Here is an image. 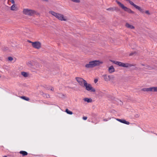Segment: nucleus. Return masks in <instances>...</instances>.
<instances>
[{"mask_svg":"<svg viewBox=\"0 0 157 157\" xmlns=\"http://www.w3.org/2000/svg\"><path fill=\"white\" fill-rule=\"evenodd\" d=\"M110 61L116 65L125 68H130L132 67H135L136 65L135 64H130L129 63H124L122 62L110 60Z\"/></svg>","mask_w":157,"mask_h":157,"instance_id":"1","label":"nucleus"},{"mask_svg":"<svg viewBox=\"0 0 157 157\" xmlns=\"http://www.w3.org/2000/svg\"><path fill=\"white\" fill-rule=\"evenodd\" d=\"M49 13L61 21H67L68 20L67 17L64 16L63 14L56 13L52 11H50Z\"/></svg>","mask_w":157,"mask_h":157,"instance_id":"2","label":"nucleus"},{"mask_svg":"<svg viewBox=\"0 0 157 157\" xmlns=\"http://www.w3.org/2000/svg\"><path fill=\"white\" fill-rule=\"evenodd\" d=\"M103 63V61L99 60H95L90 61L89 63L85 65V67L87 68H93L97 66H98Z\"/></svg>","mask_w":157,"mask_h":157,"instance_id":"3","label":"nucleus"},{"mask_svg":"<svg viewBox=\"0 0 157 157\" xmlns=\"http://www.w3.org/2000/svg\"><path fill=\"white\" fill-rule=\"evenodd\" d=\"M23 13L30 16H33L36 14L35 10L28 9H24L22 11Z\"/></svg>","mask_w":157,"mask_h":157,"instance_id":"4","label":"nucleus"},{"mask_svg":"<svg viewBox=\"0 0 157 157\" xmlns=\"http://www.w3.org/2000/svg\"><path fill=\"white\" fill-rule=\"evenodd\" d=\"M117 3L119 5V6L124 11H126L128 13H130L134 14V12L132 11L131 9L125 6L123 4L121 3L120 2L116 1Z\"/></svg>","mask_w":157,"mask_h":157,"instance_id":"5","label":"nucleus"},{"mask_svg":"<svg viewBox=\"0 0 157 157\" xmlns=\"http://www.w3.org/2000/svg\"><path fill=\"white\" fill-rule=\"evenodd\" d=\"M83 86L86 87V89L87 91H90L91 92H94L95 91V90L93 88L90 84H88L86 81H84Z\"/></svg>","mask_w":157,"mask_h":157,"instance_id":"6","label":"nucleus"},{"mask_svg":"<svg viewBox=\"0 0 157 157\" xmlns=\"http://www.w3.org/2000/svg\"><path fill=\"white\" fill-rule=\"evenodd\" d=\"M32 46L34 48L37 49H39L41 47V44L39 41H36L32 43Z\"/></svg>","mask_w":157,"mask_h":157,"instance_id":"7","label":"nucleus"},{"mask_svg":"<svg viewBox=\"0 0 157 157\" xmlns=\"http://www.w3.org/2000/svg\"><path fill=\"white\" fill-rule=\"evenodd\" d=\"M75 79L80 86H83L84 82V81H85V80L82 78L78 77H76Z\"/></svg>","mask_w":157,"mask_h":157,"instance_id":"8","label":"nucleus"},{"mask_svg":"<svg viewBox=\"0 0 157 157\" xmlns=\"http://www.w3.org/2000/svg\"><path fill=\"white\" fill-rule=\"evenodd\" d=\"M129 2L131 5L133 6L136 9H138L140 11L142 12L143 10L140 8V7L134 4V3L132 1L130 0L129 1Z\"/></svg>","mask_w":157,"mask_h":157,"instance_id":"9","label":"nucleus"},{"mask_svg":"<svg viewBox=\"0 0 157 157\" xmlns=\"http://www.w3.org/2000/svg\"><path fill=\"white\" fill-rule=\"evenodd\" d=\"M146 91H157V87H153L149 88H147Z\"/></svg>","mask_w":157,"mask_h":157,"instance_id":"10","label":"nucleus"},{"mask_svg":"<svg viewBox=\"0 0 157 157\" xmlns=\"http://www.w3.org/2000/svg\"><path fill=\"white\" fill-rule=\"evenodd\" d=\"M125 27L128 29H134L135 27L133 25L129 24L128 23H126L125 25Z\"/></svg>","mask_w":157,"mask_h":157,"instance_id":"11","label":"nucleus"},{"mask_svg":"<svg viewBox=\"0 0 157 157\" xmlns=\"http://www.w3.org/2000/svg\"><path fill=\"white\" fill-rule=\"evenodd\" d=\"M116 120L117 121H118L121 123H123L126 124H127L128 125L129 124H130V123L129 122L126 121L125 120H124V119H116Z\"/></svg>","mask_w":157,"mask_h":157,"instance_id":"12","label":"nucleus"},{"mask_svg":"<svg viewBox=\"0 0 157 157\" xmlns=\"http://www.w3.org/2000/svg\"><path fill=\"white\" fill-rule=\"evenodd\" d=\"M10 9L13 11H17L18 10L17 8L14 4H13L11 7Z\"/></svg>","mask_w":157,"mask_h":157,"instance_id":"13","label":"nucleus"},{"mask_svg":"<svg viewBox=\"0 0 157 157\" xmlns=\"http://www.w3.org/2000/svg\"><path fill=\"white\" fill-rule=\"evenodd\" d=\"M102 76L106 81H108L110 80V76L109 75L108 77H107L106 75H103Z\"/></svg>","mask_w":157,"mask_h":157,"instance_id":"14","label":"nucleus"},{"mask_svg":"<svg viewBox=\"0 0 157 157\" xmlns=\"http://www.w3.org/2000/svg\"><path fill=\"white\" fill-rule=\"evenodd\" d=\"M19 153L20 154H22V155L24 156L27 155L28 154V153L25 151H20L19 152Z\"/></svg>","mask_w":157,"mask_h":157,"instance_id":"15","label":"nucleus"},{"mask_svg":"<svg viewBox=\"0 0 157 157\" xmlns=\"http://www.w3.org/2000/svg\"><path fill=\"white\" fill-rule=\"evenodd\" d=\"M40 94L45 98H48L49 97V95L48 94H44L43 92H41L40 93Z\"/></svg>","mask_w":157,"mask_h":157,"instance_id":"16","label":"nucleus"},{"mask_svg":"<svg viewBox=\"0 0 157 157\" xmlns=\"http://www.w3.org/2000/svg\"><path fill=\"white\" fill-rule=\"evenodd\" d=\"M84 100L85 101H87V102H90L92 101L91 99L88 98H85L84 99Z\"/></svg>","mask_w":157,"mask_h":157,"instance_id":"17","label":"nucleus"},{"mask_svg":"<svg viewBox=\"0 0 157 157\" xmlns=\"http://www.w3.org/2000/svg\"><path fill=\"white\" fill-rule=\"evenodd\" d=\"M21 74L24 77H27L28 76V74L27 73L25 72H21Z\"/></svg>","mask_w":157,"mask_h":157,"instance_id":"18","label":"nucleus"},{"mask_svg":"<svg viewBox=\"0 0 157 157\" xmlns=\"http://www.w3.org/2000/svg\"><path fill=\"white\" fill-rule=\"evenodd\" d=\"M65 112L68 114H72L73 113L72 112L69 110L68 109H66L65 110Z\"/></svg>","mask_w":157,"mask_h":157,"instance_id":"19","label":"nucleus"},{"mask_svg":"<svg viewBox=\"0 0 157 157\" xmlns=\"http://www.w3.org/2000/svg\"><path fill=\"white\" fill-rule=\"evenodd\" d=\"M21 98H22V99H23L24 100H26V101H28L29 100V98L26 97L25 96H21Z\"/></svg>","mask_w":157,"mask_h":157,"instance_id":"20","label":"nucleus"},{"mask_svg":"<svg viewBox=\"0 0 157 157\" xmlns=\"http://www.w3.org/2000/svg\"><path fill=\"white\" fill-rule=\"evenodd\" d=\"M115 10V8H110L107 9V10L114 11Z\"/></svg>","mask_w":157,"mask_h":157,"instance_id":"21","label":"nucleus"},{"mask_svg":"<svg viewBox=\"0 0 157 157\" xmlns=\"http://www.w3.org/2000/svg\"><path fill=\"white\" fill-rule=\"evenodd\" d=\"M72 1L76 2V3H79L80 2V0H71Z\"/></svg>","mask_w":157,"mask_h":157,"instance_id":"22","label":"nucleus"},{"mask_svg":"<svg viewBox=\"0 0 157 157\" xmlns=\"http://www.w3.org/2000/svg\"><path fill=\"white\" fill-rule=\"evenodd\" d=\"M108 70L110 73H112L115 71V69H108Z\"/></svg>","mask_w":157,"mask_h":157,"instance_id":"23","label":"nucleus"},{"mask_svg":"<svg viewBox=\"0 0 157 157\" xmlns=\"http://www.w3.org/2000/svg\"><path fill=\"white\" fill-rule=\"evenodd\" d=\"M44 88L47 90H49L50 88H51V86H45L44 87Z\"/></svg>","mask_w":157,"mask_h":157,"instance_id":"24","label":"nucleus"},{"mask_svg":"<svg viewBox=\"0 0 157 157\" xmlns=\"http://www.w3.org/2000/svg\"><path fill=\"white\" fill-rule=\"evenodd\" d=\"M8 2H10L13 4H14V0H8Z\"/></svg>","mask_w":157,"mask_h":157,"instance_id":"25","label":"nucleus"},{"mask_svg":"<svg viewBox=\"0 0 157 157\" xmlns=\"http://www.w3.org/2000/svg\"><path fill=\"white\" fill-rule=\"evenodd\" d=\"M8 59L9 61H12L13 59L12 57H8Z\"/></svg>","mask_w":157,"mask_h":157,"instance_id":"26","label":"nucleus"},{"mask_svg":"<svg viewBox=\"0 0 157 157\" xmlns=\"http://www.w3.org/2000/svg\"><path fill=\"white\" fill-rule=\"evenodd\" d=\"M27 65L29 67L32 65V64L31 62H28L27 63Z\"/></svg>","mask_w":157,"mask_h":157,"instance_id":"27","label":"nucleus"},{"mask_svg":"<svg viewBox=\"0 0 157 157\" xmlns=\"http://www.w3.org/2000/svg\"><path fill=\"white\" fill-rule=\"evenodd\" d=\"M141 65L142 66H145V67H144V68H150V66L148 65H147V64L144 65L143 64H141Z\"/></svg>","mask_w":157,"mask_h":157,"instance_id":"28","label":"nucleus"},{"mask_svg":"<svg viewBox=\"0 0 157 157\" xmlns=\"http://www.w3.org/2000/svg\"><path fill=\"white\" fill-rule=\"evenodd\" d=\"M110 119V118H109L108 119H103V121H108V120H109Z\"/></svg>","mask_w":157,"mask_h":157,"instance_id":"29","label":"nucleus"},{"mask_svg":"<svg viewBox=\"0 0 157 157\" xmlns=\"http://www.w3.org/2000/svg\"><path fill=\"white\" fill-rule=\"evenodd\" d=\"M146 89H147V88H143L141 89V90L142 91H146Z\"/></svg>","mask_w":157,"mask_h":157,"instance_id":"30","label":"nucleus"},{"mask_svg":"<svg viewBox=\"0 0 157 157\" xmlns=\"http://www.w3.org/2000/svg\"><path fill=\"white\" fill-rule=\"evenodd\" d=\"M145 12L148 15L150 14V13H149V11L148 10L146 11Z\"/></svg>","mask_w":157,"mask_h":157,"instance_id":"31","label":"nucleus"},{"mask_svg":"<svg viewBox=\"0 0 157 157\" xmlns=\"http://www.w3.org/2000/svg\"><path fill=\"white\" fill-rule=\"evenodd\" d=\"M51 91H53L54 90V88L51 86V88L50 89Z\"/></svg>","mask_w":157,"mask_h":157,"instance_id":"32","label":"nucleus"},{"mask_svg":"<svg viewBox=\"0 0 157 157\" xmlns=\"http://www.w3.org/2000/svg\"><path fill=\"white\" fill-rule=\"evenodd\" d=\"M82 118L84 120H86L87 119V117H83Z\"/></svg>","mask_w":157,"mask_h":157,"instance_id":"33","label":"nucleus"},{"mask_svg":"<svg viewBox=\"0 0 157 157\" xmlns=\"http://www.w3.org/2000/svg\"><path fill=\"white\" fill-rule=\"evenodd\" d=\"M98 81V79H95L94 80V82L95 83H96Z\"/></svg>","mask_w":157,"mask_h":157,"instance_id":"34","label":"nucleus"},{"mask_svg":"<svg viewBox=\"0 0 157 157\" xmlns=\"http://www.w3.org/2000/svg\"><path fill=\"white\" fill-rule=\"evenodd\" d=\"M109 69H114V68L113 66H111L109 67Z\"/></svg>","mask_w":157,"mask_h":157,"instance_id":"35","label":"nucleus"},{"mask_svg":"<svg viewBox=\"0 0 157 157\" xmlns=\"http://www.w3.org/2000/svg\"><path fill=\"white\" fill-rule=\"evenodd\" d=\"M28 42H29V43H31L32 44V43H34V42H32L30 41H29Z\"/></svg>","mask_w":157,"mask_h":157,"instance_id":"36","label":"nucleus"},{"mask_svg":"<svg viewBox=\"0 0 157 157\" xmlns=\"http://www.w3.org/2000/svg\"><path fill=\"white\" fill-rule=\"evenodd\" d=\"M138 117V115H136V117Z\"/></svg>","mask_w":157,"mask_h":157,"instance_id":"37","label":"nucleus"},{"mask_svg":"<svg viewBox=\"0 0 157 157\" xmlns=\"http://www.w3.org/2000/svg\"><path fill=\"white\" fill-rule=\"evenodd\" d=\"M132 55H133V54H132V53H131V54H130V56H132Z\"/></svg>","mask_w":157,"mask_h":157,"instance_id":"38","label":"nucleus"},{"mask_svg":"<svg viewBox=\"0 0 157 157\" xmlns=\"http://www.w3.org/2000/svg\"><path fill=\"white\" fill-rule=\"evenodd\" d=\"M125 1H128L129 2V1H130V0H125Z\"/></svg>","mask_w":157,"mask_h":157,"instance_id":"39","label":"nucleus"},{"mask_svg":"<svg viewBox=\"0 0 157 157\" xmlns=\"http://www.w3.org/2000/svg\"><path fill=\"white\" fill-rule=\"evenodd\" d=\"M3 157H7L6 156H3Z\"/></svg>","mask_w":157,"mask_h":157,"instance_id":"40","label":"nucleus"}]
</instances>
